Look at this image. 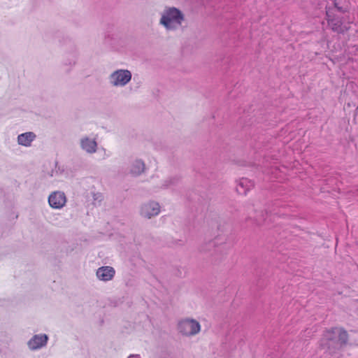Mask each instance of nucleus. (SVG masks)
<instances>
[{
    "mask_svg": "<svg viewBox=\"0 0 358 358\" xmlns=\"http://www.w3.org/2000/svg\"><path fill=\"white\" fill-rule=\"evenodd\" d=\"M50 206L55 209H60L64 207L66 203V197L62 192H54L48 197Z\"/></svg>",
    "mask_w": 358,
    "mask_h": 358,
    "instance_id": "obj_6",
    "label": "nucleus"
},
{
    "mask_svg": "<svg viewBox=\"0 0 358 358\" xmlns=\"http://www.w3.org/2000/svg\"><path fill=\"white\" fill-rule=\"evenodd\" d=\"M128 358H140V357L138 355H131Z\"/></svg>",
    "mask_w": 358,
    "mask_h": 358,
    "instance_id": "obj_15",
    "label": "nucleus"
},
{
    "mask_svg": "<svg viewBox=\"0 0 358 358\" xmlns=\"http://www.w3.org/2000/svg\"><path fill=\"white\" fill-rule=\"evenodd\" d=\"M349 335L343 327H331L326 329L320 341L322 348L327 349L330 354L336 353L348 343Z\"/></svg>",
    "mask_w": 358,
    "mask_h": 358,
    "instance_id": "obj_1",
    "label": "nucleus"
},
{
    "mask_svg": "<svg viewBox=\"0 0 358 358\" xmlns=\"http://www.w3.org/2000/svg\"><path fill=\"white\" fill-rule=\"evenodd\" d=\"M131 79V73L129 70H117L110 76V83L115 87L124 86Z\"/></svg>",
    "mask_w": 358,
    "mask_h": 358,
    "instance_id": "obj_4",
    "label": "nucleus"
},
{
    "mask_svg": "<svg viewBox=\"0 0 358 358\" xmlns=\"http://www.w3.org/2000/svg\"><path fill=\"white\" fill-rule=\"evenodd\" d=\"M35 138L36 135L33 132H26L18 136L17 141L20 145L27 147L31 145Z\"/></svg>",
    "mask_w": 358,
    "mask_h": 358,
    "instance_id": "obj_11",
    "label": "nucleus"
},
{
    "mask_svg": "<svg viewBox=\"0 0 358 358\" xmlns=\"http://www.w3.org/2000/svg\"><path fill=\"white\" fill-rule=\"evenodd\" d=\"M145 169L144 163L141 160H136L131 169V171L134 175H139L143 172Z\"/></svg>",
    "mask_w": 358,
    "mask_h": 358,
    "instance_id": "obj_12",
    "label": "nucleus"
},
{
    "mask_svg": "<svg viewBox=\"0 0 358 358\" xmlns=\"http://www.w3.org/2000/svg\"><path fill=\"white\" fill-rule=\"evenodd\" d=\"M327 22L331 25L333 31H336V32L343 31L342 22L340 20L329 19L328 17Z\"/></svg>",
    "mask_w": 358,
    "mask_h": 358,
    "instance_id": "obj_13",
    "label": "nucleus"
},
{
    "mask_svg": "<svg viewBox=\"0 0 358 358\" xmlns=\"http://www.w3.org/2000/svg\"><path fill=\"white\" fill-rule=\"evenodd\" d=\"M48 341V336L45 334L36 335L28 343L31 350H36L45 345Z\"/></svg>",
    "mask_w": 358,
    "mask_h": 358,
    "instance_id": "obj_9",
    "label": "nucleus"
},
{
    "mask_svg": "<svg viewBox=\"0 0 358 358\" xmlns=\"http://www.w3.org/2000/svg\"><path fill=\"white\" fill-rule=\"evenodd\" d=\"M334 6H335V7L338 9V10H339V11H342V8H341V7L338 6V4H337V3H336V1L334 2Z\"/></svg>",
    "mask_w": 358,
    "mask_h": 358,
    "instance_id": "obj_14",
    "label": "nucleus"
},
{
    "mask_svg": "<svg viewBox=\"0 0 358 358\" xmlns=\"http://www.w3.org/2000/svg\"><path fill=\"white\" fill-rule=\"evenodd\" d=\"M254 187V182L248 178H243L237 181L236 192L239 194L245 195Z\"/></svg>",
    "mask_w": 358,
    "mask_h": 358,
    "instance_id": "obj_8",
    "label": "nucleus"
},
{
    "mask_svg": "<svg viewBox=\"0 0 358 358\" xmlns=\"http://www.w3.org/2000/svg\"><path fill=\"white\" fill-rule=\"evenodd\" d=\"M177 328L179 333L185 336H195L201 331L199 322L192 318H184L179 320Z\"/></svg>",
    "mask_w": 358,
    "mask_h": 358,
    "instance_id": "obj_3",
    "label": "nucleus"
},
{
    "mask_svg": "<svg viewBox=\"0 0 358 358\" xmlns=\"http://www.w3.org/2000/svg\"><path fill=\"white\" fill-rule=\"evenodd\" d=\"M81 147L87 152L94 153L96 150L97 144L95 140L86 137L81 140Z\"/></svg>",
    "mask_w": 358,
    "mask_h": 358,
    "instance_id": "obj_10",
    "label": "nucleus"
},
{
    "mask_svg": "<svg viewBox=\"0 0 358 358\" xmlns=\"http://www.w3.org/2000/svg\"><path fill=\"white\" fill-rule=\"evenodd\" d=\"M160 213V206L158 203L149 201L143 203L141 207V215L145 218L150 219Z\"/></svg>",
    "mask_w": 358,
    "mask_h": 358,
    "instance_id": "obj_5",
    "label": "nucleus"
},
{
    "mask_svg": "<svg viewBox=\"0 0 358 358\" xmlns=\"http://www.w3.org/2000/svg\"><path fill=\"white\" fill-rule=\"evenodd\" d=\"M115 273V269L111 266H101L96 271L97 278L102 281L111 280Z\"/></svg>",
    "mask_w": 358,
    "mask_h": 358,
    "instance_id": "obj_7",
    "label": "nucleus"
},
{
    "mask_svg": "<svg viewBox=\"0 0 358 358\" xmlns=\"http://www.w3.org/2000/svg\"><path fill=\"white\" fill-rule=\"evenodd\" d=\"M185 20L184 14L175 7L164 9L162 13L159 23L167 30H176L179 28Z\"/></svg>",
    "mask_w": 358,
    "mask_h": 358,
    "instance_id": "obj_2",
    "label": "nucleus"
}]
</instances>
